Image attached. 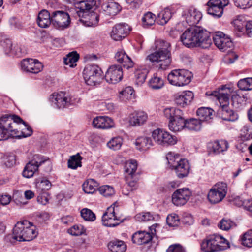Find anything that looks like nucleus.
<instances>
[{"label": "nucleus", "instance_id": "37998d69", "mask_svg": "<svg viewBox=\"0 0 252 252\" xmlns=\"http://www.w3.org/2000/svg\"><path fill=\"white\" fill-rule=\"evenodd\" d=\"M163 79L157 75L154 74L149 81V85L151 88L154 90H158L164 86Z\"/></svg>", "mask_w": 252, "mask_h": 252}, {"label": "nucleus", "instance_id": "c03bdc74", "mask_svg": "<svg viewBox=\"0 0 252 252\" xmlns=\"http://www.w3.org/2000/svg\"><path fill=\"white\" fill-rule=\"evenodd\" d=\"M79 59V55L76 52H72L64 58V63L70 67H73L76 65V63Z\"/></svg>", "mask_w": 252, "mask_h": 252}, {"label": "nucleus", "instance_id": "13d9d810", "mask_svg": "<svg viewBox=\"0 0 252 252\" xmlns=\"http://www.w3.org/2000/svg\"><path fill=\"white\" fill-rule=\"evenodd\" d=\"M135 219L139 221H151L154 219L153 214L150 212H142L135 216Z\"/></svg>", "mask_w": 252, "mask_h": 252}, {"label": "nucleus", "instance_id": "69168bd1", "mask_svg": "<svg viewBox=\"0 0 252 252\" xmlns=\"http://www.w3.org/2000/svg\"><path fill=\"white\" fill-rule=\"evenodd\" d=\"M2 46L6 54H11L13 49H12V43L10 39H6L4 40L2 42Z\"/></svg>", "mask_w": 252, "mask_h": 252}, {"label": "nucleus", "instance_id": "412c9836", "mask_svg": "<svg viewBox=\"0 0 252 252\" xmlns=\"http://www.w3.org/2000/svg\"><path fill=\"white\" fill-rule=\"evenodd\" d=\"M129 31L130 28L127 24H117L112 28L110 36L113 40L120 41L127 36Z\"/></svg>", "mask_w": 252, "mask_h": 252}, {"label": "nucleus", "instance_id": "79ce46f5", "mask_svg": "<svg viewBox=\"0 0 252 252\" xmlns=\"http://www.w3.org/2000/svg\"><path fill=\"white\" fill-rule=\"evenodd\" d=\"M172 17L171 12L169 8H165L158 15V22L159 25H164Z\"/></svg>", "mask_w": 252, "mask_h": 252}, {"label": "nucleus", "instance_id": "72a5a7b5", "mask_svg": "<svg viewBox=\"0 0 252 252\" xmlns=\"http://www.w3.org/2000/svg\"><path fill=\"white\" fill-rule=\"evenodd\" d=\"M135 144L139 150L145 151L152 146L153 143L150 138L141 137L136 139Z\"/></svg>", "mask_w": 252, "mask_h": 252}, {"label": "nucleus", "instance_id": "de8ad7c7", "mask_svg": "<svg viewBox=\"0 0 252 252\" xmlns=\"http://www.w3.org/2000/svg\"><path fill=\"white\" fill-rule=\"evenodd\" d=\"M235 225V222L226 218L221 219L218 224V227L222 230L228 231Z\"/></svg>", "mask_w": 252, "mask_h": 252}, {"label": "nucleus", "instance_id": "c756f323", "mask_svg": "<svg viewBox=\"0 0 252 252\" xmlns=\"http://www.w3.org/2000/svg\"><path fill=\"white\" fill-rule=\"evenodd\" d=\"M37 23L39 27L43 28H46L52 24L51 15L47 10H42L39 13Z\"/></svg>", "mask_w": 252, "mask_h": 252}, {"label": "nucleus", "instance_id": "b1692460", "mask_svg": "<svg viewBox=\"0 0 252 252\" xmlns=\"http://www.w3.org/2000/svg\"><path fill=\"white\" fill-rule=\"evenodd\" d=\"M193 97L194 94L191 91H185L175 95V102L177 105L185 107L190 103Z\"/></svg>", "mask_w": 252, "mask_h": 252}, {"label": "nucleus", "instance_id": "4d7b16f0", "mask_svg": "<svg viewBox=\"0 0 252 252\" xmlns=\"http://www.w3.org/2000/svg\"><path fill=\"white\" fill-rule=\"evenodd\" d=\"M201 19V14L194 10L189 12L188 15L187 21L190 24H197Z\"/></svg>", "mask_w": 252, "mask_h": 252}, {"label": "nucleus", "instance_id": "0e129e2a", "mask_svg": "<svg viewBox=\"0 0 252 252\" xmlns=\"http://www.w3.org/2000/svg\"><path fill=\"white\" fill-rule=\"evenodd\" d=\"M89 17V24L88 25L89 26H95L97 25L99 21V15L96 13H90L88 15Z\"/></svg>", "mask_w": 252, "mask_h": 252}, {"label": "nucleus", "instance_id": "e2e57ef3", "mask_svg": "<svg viewBox=\"0 0 252 252\" xmlns=\"http://www.w3.org/2000/svg\"><path fill=\"white\" fill-rule=\"evenodd\" d=\"M126 183L128 186L130 188L131 190H133L137 189L138 187L136 176L134 177H129L126 176Z\"/></svg>", "mask_w": 252, "mask_h": 252}, {"label": "nucleus", "instance_id": "9d476101", "mask_svg": "<svg viewBox=\"0 0 252 252\" xmlns=\"http://www.w3.org/2000/svg\"><path fill=\"white\" fill-rule=\"evenodd\" d=\"M228 4L229 0H209L206 4V11L213 17L219 18L223 13L224 8Z\"/></svg>", "mask_w": 252, "mask_h": 252}, {"label": "nucleus", "instance_id": "473e14b6", "mask_svg": "<svg viewBox=\"0 0 252 252\" xmlns=\"http://www.w3.org/2000/svg\"><path fill=\"white\" fill-rule=\"evenodd\" d=\"M103 10L109 15H115L121 10V6L117 2H108L102 5Z\"/></svg>", "mask_w": 252, "mask_h": 252}, {"label": "nucleus", "instance_id": "4c0bfd02", "mask_svg": "<svg viewBox=\"0 0 252 252\" xmlns=\"http://www.w3.org/2000/svg\"><path fill=\"white\" fill-rule=\"evenodd\" d=\"M179 86H183L188 84L191 81L192 77V73L185 69H179Z\"/></svg>", "mask_w": 252, "mask_h": 252}, {"label": "nucleus", "instance_id": "a211bd4d", "mask_svg": "<svg viewBox=\"0 0 252 252\" xmlns=\"http://www.w3.org/2000/svg\"><path fill=\"white\" fill-rule=\"evenodd\" d=\"M123 71L122 67L118 65H112L110 66L105 73L106 81L112 84H116L122 80Z\"/></svg>", "mask_w": 252, "mask_h": 252}, {"label": "nucleus", "instance_id": "2f4dec72", "mask_svg": "<svg viewBox=\"0 0 252 252\" xmlns=\"http://www.w3.org/2000/svg\"><path fill=\"white\" fill-rule=\"evenodd\" d=\"M228 148V143L225 140L216 141L211 144V152L218 154L226 151Z\"/></svg>", "mask_w": 252, "mask_h": 252}, {"label": "nucleus", "instance_id": "58836bf2", "mask_svg": "<svg viewBox=\"0 0 252 252\" xmlns=\"http://www.w3.org/2000/svg\"><path fill=\"white\" fill-rule=\"evenodd\" d=\"M3 118H5L8 119H11V120L13 122L14 125V127L16 131H19L17 128V124L22 123L24 125L25 129H23L21 131H24L25 132H28V130H29V128L32 129V128L18 116L15 115H5L2 116Z\"/></svg>", "mask_w": 252, "mask_h": 252}, {"label": "nucleus", "instance_id": "603ef678", "mask_svg": "<svg viewBox=\"0 0 252 252\" xmlns=\"http://www.w3.org/2000/svg\"><path fill=\"white\" fill-rule=\"evenodd\" d=\"M241 244L248 248L252 247V230L245 232L241 238Z\"/></svg>", "mask_w": 252, "mask_h": 252}, {"label": "nucleus", "instance_id": "aec40b11", "mask_svg": "<svg viewBox=\"0 0 252 252\" xmlns=\"http://www.w3.org/2000/svg\"><path fill=\"white\" fill-rule=\"evenodd\" d=\"M191 195V193L188 188L178 189L172 194V202L176 206L183 205L189 200Z\"/></svg>", "mask_w": 252, "mask_h": 252}, {"label": "nucleus", "instance_id": "49530a36", "mask_svg": "<svg viewBox=\"0 0 252 252\" xmlns=\"http://www.w3.org/2000/svg\"><path fill=\"white\" fill-rule=\"evenodd\" d=\"M237 87L241 90H252V77L240 79L237 83Z\"/></svg>", "mask_w": 252, "mask_h": 252}, {"label": "nucleus", "instance_id": "3c124183", "mask_svg": "<svg viewBox=\"0 0 252 252\" xmlns=\"http://www.w3.org/2000/svg\"><path fill=\"white\" fill-rule=\"evenodd\" d=\"M179 69H175L168 74L167 79L171 84L179 86Z\"/></svg>", "mask_w": 252, "mask_h": 252}, {"label": "nucleus", "instance_id": "8fccbe9b", "mask_svg": "<svg viewBox=\"0 0 252 252\" xmlns=\"http://www.w3.org/2000/svg\"><path fill=\"white\" fill-rule=\"evenodd\" d=\"M99 193L105 197H110L115 194V191L114 188L109 185H103L98 189Z\"/></svg>", "mask_w": 252, "mask_h": 252}, {"label": "nucleus", "instance_id": "f3484780", "mask_svg": "<svg viewBox=\"0 0 252 252\" xmlns=\"http://www.w3.org/2000/svg\"><path fill=\"white\" fill-rule=\"evenodd\" d=\"M213 38L214 44L220 50L224 51L233 46L231 39L221 32H215Z\"/></svg>", "mask_w": 252, "mask_h": 252}, {"label": "nucleus", "instance_id": "9b49d317", "mask_svg": "<svg viewBox=\"0 0 252 252\" xmlns=\"http://www.w3.org/2000/svg\"><path fill=\"white\" fill-rule=\"evenodd\" d=\"M48 158L40 155H35L32 159L26 165L23 171V175L26 178L33 176L34 173L38 170V167L47 161Z\"/></svg>", "mask_w": 252, "mask_h": 252}, {"label": "nucleus", "instance_id": "0eeeda50", "mask_svg": "<svg viewBox=\"0 0 252 252\" xmlns=\"http://www.w3.org/2000/svg\"><path fill=\"white\" fill-rule=\"evenodd\" d=\"M15 233L19 235V241H30L37 234L35 227L28 220L17 222L15 225Z\"/></svg>", "mask_w": 252, "mask_h": 252}, {"label": "nucleus", "instance_id": "680f3d73", "mask_svg": "<svg viewBox=\"0 0 252 252\" xmlns=\"http://www.w3.org/2000/svg\"><path fill=\"white\" fill-rule=\"evenodd\" d=\"M19 235L16 234L15 229L14 227L12 234H8L5 238L6 242L10 244H14L17 241H19Z\"/></svg>", "mask_w": 252, "mask_h": 252}, {"label": "nucleus", "instance_id": "ddd939ff", "mask_svg": "<svg viewBox=\"0 0 252 252\" xmlns=\"http://www.w3.org/2000/svg\"><path fill=\"white\" fill-rule=\"evenodd\" d=\"M152 136L155 142L158 145H174L177 141L175 136L160 128L154 130L152 132Z\"/></svg>", "mask_w": 252, "mask_h": 252}, {"label": "nucleus", "instance_id": "39448f33", "mask_svg": "<svg viewBox=\"0 0 252 252\" xmlns=\"http://www.w3.org/2000/svg\"><path fill=\"white\" fill-rule=\"evenodd\" d=\"M201 250L205 252H217L230 247L228 241L223 236L214 234L206 237L201 243Z\"/></svg>", "mask_w": 252, "mask_h": 252}, {"label": "nucleus", "instance_id": "5701e85b", "mask_svg": "<svg viewBox=\"0 0 252 252\" xmlns=\"http://www.w3.org/2000/svg\"><path fill=\"white\" fill-rule=\"evenodd\" d=\"M241 35L246 34L249 37H252V21L248 22L245 16H237V32Z\"/></svg>", "mask_w": 252, "mask_h": 252}, {"label": "nucleus", "instance_id": "c9c22d12", "mask_svg": "<svg viewBox=\"0 0 252 252\" xmlns=\"http://www.w3.org/2000/svg\"><path fill=\"white\" fill-rule=\"evenodd\" d=\"M213 110L208 107H201L197 111V115L202 122L208 121L212 118Z\"/></svg>", "mask_w": 252, "mask_h": 252}, {"label": "nucleus", "instance_id": "f257e3e1", "mask_svg": "<svg viewBox=\"0 0 252 252\" xmlns=\"http://www.w3.org/2000/svg\"><path fill=\"white\" fill-rule=\"evenodd\" d=\"M181 40L188 47L208 48L212 44L210 33L200 27L187 29L181 35Z\"/></svg>", "mask_w": 252, "mask_h": 252}, {"label": "nucleus", "instance_id": "2eb2a0df", "mask_svg": "<svg viewBox=\"0 0 252 252\" xmlns=\"http://www.w3.org/2000/svg\"><path fill=\"white\" fill-rule=\"evenodd\" d=\"M230 88H227L226 85L222 86L218 91H214L213 92H207L206 95L214 97L216 100H218L222 107L223 104H226L228 106L229 100V96L232 93Z\"/></svg>", "mask_w": 252, "mask_h": 252}, {"label": "nucleus", "instance_id": "f03ea898", "mask_svg": "<svg viewBox=\"0 0 252 252\" xmlns=\"http://www.w3.org/2000/svg\"><path fill=\"white\" fill-rule=\"evenodd\" d=\"M155 52L148 55L145 58L146 62L156 65L157 67L165 69L171 63V46L167 41L157 39L155 42Z\"/></svg>", "mask_w": 252, "mask_h": 252}, {"label": "nucleus", "instance_id": "6e6d98bb", "mask_svg": "<svg viewBox=\"0 0 252 252\" xmlns=\"http://www.w3.org/2000/svg\"><path fill=\"white\" fill-rule=\"evenodd\" d=\"M143 26H149L153 25L155 21V15L151 12H148L144 14L142 19Z\"/></svg>", "mask_w": 252, "mask_h": 252}, {"label": "nucleus", "instance_id": "bf43d9fd", "mask_svg": "<svg viewBox=\"0 0 252 252\" xmlns=\"http://www.w3.org/2000/svg\"><path fill=\"white\" fill-rule=\"evenodd\" d=\"M179 220L178 216L175 214H170L166 218L167 224L172 227L178 226L179 223Z\"/></svg>", "mask_w": 252, "mask_h": 252}, {"label": "nucleus", "instance_id": "09e8293b", "mask_svg": "<svg viewBox=\"0 0 252 252\" xmlns=\"http://www.w3.org/2000/svg\"><path fill=\"white\" fill-rule=\"evenodd\" d=\"M123 143V139L121 137H116L112 138L107 144V146L113 150L120 149Z\"/></svg>", "mask_w": 252, "mask_h": 252}, {"label": "nucleus", "instance_id": "1a4fd4ad", "mask_svg": "<svg viewBox=\"0 0 252 252\" xmlns=\"http://www.w3.org/2000/svg\"><path fill=\"white\" fill-rule=\"evenodd\" d=\"M227 191L226 183L219 182L215 185L209 190L207 198L212 204H216L221 202L225 197Z\"/></svg>", "mask_w": 252, "mask_h": 252}, {"label": "nucleus", "instance_id": "7ed1b4c3", "mask_svg": "<svg viewBox=\"0 0 252 252\" xmlns=\"http://www.w3.org/2000/svg\"><path fill=\"white\" fill-rule=\"evenodd\" d=\"M13 122L11 119L3 118L0 119V141L5 140L9 138H21L31 136L32 133V129L29 128L28 132L16 131Z\"/></svg>", "mask_w": 252, "mask_h": 252}, {"label": "nucleus", "instance_id": "4be33fe9", "mask_svg": "<svg viewBox=\"0 0 252 252\" xmlns=\"http://www.w3.org/2000/svg\"><path fill=\"white\" fill-rule=\"evenodd\" d=\"M50 99L52 103L58 108H63L71 104L70 96L63 92L53 94Z\"/></svg>", "mask_w": 252, "mask_h": 252}, {"label": "nucleus", "instance_id": "c85d7f7f", "mask_svg": "<svg viewBox=\"0 0 252 252\" xmlns=\"http://www.w3.org/2000/svg\"><path fill=\"white\" fill-rule=\"evenodd\" d=\"M115 59L118 63L122 64L123 67L126 69L133 66L134 63L123 50H121L116 53Z\"/></svg>", "mask_w": 252, "mask_h": 252}, {"label": "nucleus", "instance_id": "dca6fc26", "mask_svg": "<svg viewBox=\"0 0 252 252\" xmlns=\"http://www.w3.org/2000/svg\"><path fill=\"white\" fill-rule=\"evenodd\" d=\"M102 221L104 226L108 227L116 226L121 222L120 217L116 215L115 207L113 205L108 207L104 213Z\"/></svg>", "mask_w": 252, "mask_h": 252}, {"label": "nucleus", "instance_id": "774afa93", "mask_svg": "<svg viewBox=\"0 0 252 252\" xmlns=\"http://www.w3.org/2000/svg\"><path fill=\"white\" fill-rule=\"evenodd\" d=\"M12 51L11 54L12 55L17 56L18 57H22L25 55L26 53L25 50L22 49L20 46L18 45H16L14 47Z\"/></svg>", "mask_w": 252, "mask_h": 252}, {"label": "nucleus", "instance_id": "20e7f679", "mask_svg": "<svg viewBox=\"0 0 252 252\" xmlns=\"http://www.w3.org/2000/svg\"><path fill=\"white\" fill-rule=\"evenodd\" d=\"M166 158L170 168L175 171L178 178H183L188 175L190 169L188 160L172 152L167 154Z\"/></svg>", "mask_w": 252, "mask_h": 252}, {"label": "nucleus", "instance_id": "338daca9", "mask_svg": "<svg viewBox=\"0 0 252 252\" xmlns=\"http://www.w3.org/2000/svg\"><path fill=\"white\" fill-rule=\"evenodd\" d=\"M167 252H186L185 249L179 244L172 245L167 250Z\"/></svg>", "mask_w": 252, "mask_h": 252}, {"label": "nucleus", "instance_id": "a878e982", "mask_svg": "<svg viewBox=\"0 0 252 252\" xmlns=\"http://www.w3.org/2000/svg\"><path fill=\"white\" fill-rule=\"evenodd\" d=\"M147 115L143 111H135L129 116V123L132 126H140L147 120Z\"/></svg>", "mask_w": 252, "mask_h": 252}, {"label": "nucleus", "instance_id": "4468645a", "mask_svg": "<svg viewBox=\"0 0 252 252\" xmlns=\"http://www.w3.org/2000/svg\"><path fill=\"white\" fill-rule=\"evenodd\" d=\"M21 69L22 71L36 74L41 71L43 65L41 62L36 59H25L20 63Z\"/></svg>", "mask_w": 252, "mask_h": 252}, {"label": "nucleus", "instance_id": "e433bc0d", "mask_svg": "<svg viewBox=\"0 0 252 252\" xmlns=\"http://www.w3.org/2000/svg\"><path fill=\"white\" fill-rule=\"evenodd\" d=\"M108 247L112 252H125L126 249V246L124 242L120 240L109 242Z\"/></svg>", "mask_w": 252, "mask_h": 252}, {"label": "nucleus", "instance_id": "6ab92c4d", "mask_svg": "<svg viewBox=\"0 0 252 252\" xmlns=\"http://www.w3.org/2000/svg\"><path fill=\"white\" fill-rule=\"evenodd\" d=\"M149 228L151 232L144 231L135 232L132 236L133 242L138 245L147 244L150 242L152 239L153 235L155 233L156 230L154 225L151 226Z\"/></svg>", "mask_w": 252, "mask_h": 252}, {"label": "nucleus", "instance_id": "ea45409f", "mask_svg": "<svg viewBox=\"0 0 252 252\" xmlns=\"http://www.w3.org/2000/svg\"><path fill=\"white\" fill-rule=\"evenodd\" d=\"M97 187V183L94 179L86 180L82 185L84 191L88 194H92L95 192Z\"/></svg>", "mask_w": 252, "mask_h": 252}, {"label": "nucleus", "instance_id": "a19ab883", "mask_svg": "<svg viewBox=\"0 0 252 252\" xmlns=\"http://www.w3.org/2000/svg\"><path fill=\"white\" fill-rule=\"evenodd\" d=\"M186 128L193 131H199L202 128V121L200 119L186 120Z\"/></svg>", "mask_w": 252, "mask_h": 252}, {"label": "nucleus", "instance_id": "864d4df0", "mask_svg": "<svg viewBox=\"0 0 252 252\" xmlns=\"http://www.w3.org/2000/svg\"><path fill=\"white\" fill-rule=\"evenodd\" d=\"M38 192L47 191L51 187V183L47 179H43L36 183Z\"/></svg>", "mask_w": 252, "mask_h": 252}, {"label": "nucleus", "instance_id": "5fc2aeb1", "mask_svg": "<svg viewBox=\"0 0 252 252\" xmlns=\"http://www.w3.org/2000/svg\"><path fill=\"white\" fill-rule=\"evenodd\" d=\"M80 213L81 217L86 220L93 221L96 219L95 214L89 209L83 208Z\"/></svg>", "mask_w": 252, "mask_h": 252}, {"label": "nucleus", "instance_id": "423d86ee", "mask_svg": "<svg viewBox=\"0 0 252 252\" xmlns=\"http://www.w3.org/2000/svg\"><path fill=\"white\" fill-rule=\"evenodd\" d=\"M164 114L169 120L168 127L170 130L177 132L186 128V120L183 118V112L180 109L167 108L164 110Z\"/></svg>", "mask_w": 252, "mask_h": 252}, {"label": "nucleus", "instance_id": "6e6552de", "mask_svg": "<svg viewBox=\"0 0 252 252\" xmlns=\"http://www.w3.org/2000/svg\"><path fill=\"white\" fill-rule=\"evenodd\" d=\"M83 74L85 82L89 85H95L99 84L103 79L101 69L95 64H89L86 66Z\"/></svg>", "mask_w": 252, "mask_h": 252}, {"label": "nucleus", "instance_id": "052dcab7", "mask_svg": "<svg viewBox=\"0 0 252 252\" xmlns=\"http://www.w3.org/2000/svg\"><path fill=\"white\" fill-rule=\"evenodd\" d=\"M37 200L39 203L46 205L49 201V195L47 191L38 192Z\"/></svg>", "mask_w": 252, "mask_h": 252}, {"label": "nucleus", "instance_id": "f704fd0d", "mask_svg": "<svg viewBox=\"0 0 252 252\" xmlns=\"http://www.w3.org/2000/svg\"><path fill=\"white\" fill-rule=\"evenodd\" d=\"M137 169V163L134 160H130L126 162L125 166V171L127 173L126 176L134 177L136 176V171Z\"/></svg>", "mask_w": 252, "mask_h": 252}, {"label": "nucleus", "instance_id": "a18cd8bd", "mask_svg": "<svg viewBox=\"0 0 252 252\" xmlns=\"http://www.w3.org/2000/svg\"><path fill=\"white\" fill-rule=\"evenodd\" d=\"M82 157L79 154L70 157L68 160V167L69 168L75 169L78 167H81Z\"/></svg>", "mask_w": 252, "mask_h": 252}, {"label": "nucleus", "instance_id": "393cba45", "mask_svg": "<svg viewBox=\"0 0 252 252\" xmlns=\"http://www.w3.org/2000/svg\"><path fill=\"white\" fill-rule=\"evenodd\" d=\"M92 124L94 127L100 129L110 128L114 126L113 120L107 116L95 117L94 119Z\"/></svg>", "mask_w": 252, "mask_h": 252}, {"label": "nucleus", "instance_id": "f8f14e48", "mask_svg": "<svg viewBox=\"0 0 252 252\" xmlns=\"http://www.w3.org/2000/svg\"><path fill=\"white\" fill-rule=\"evenodd\" d=\"M51 21L54 27L63 30L69 26L70 23V18L67 12L58 10L52 12Z\"/></svg>", "mask_w": 252, "mask_h": 252}, {"label": "nucleus", "instance_id": "7c9ffc66", "mask_svg": "<svg viewBox=\"0 0 252 252\" xmlns=\"http://www.w3.org/2000/svg\"><path fill=\"white\" fill-rule=\"evenodd\" d=\"M228 107V106H226V104H223L218 110V115L223 120L235 121L236 118L234 113L232 110H229Z\"/></svg>", "mask_w": 252, "mask_h": 252}, {"label": "nucleus", "instance_id": "bb28decb", "mask_svg": "<svg viewBox=\"0 0 252 252\" xmlns=\"http://www.w3.org/2000/svg\"><path fill=\"white\" fill-rule=\"evenodd\" d=\"M146 67L144 68H138L135 71V82L138 85H141L144 83L149 72V70L151 68L152 64L150 62L145 61Z\"/></svg>", "mask_w": 252, "mask_h": 252}, {"label": "nucleus", "instance_id": "cd10ccee", "mask_svg": "<svg viewBox=\"0 0 252 252\" xmlns=\"http://www.w3.org/2000/svg\"><path fill=\"white\" fill-rule=\"evenodd\" d=\"M97 7V1L96 0H83L76 4V7L80 9L78 12L79 16H81L85 11H88L92 9H95Z\"/></svg>", "mask_w": 252, "mask_h": 252}]
</instances>
